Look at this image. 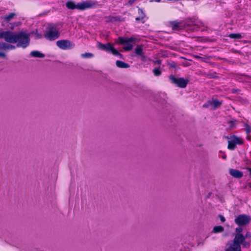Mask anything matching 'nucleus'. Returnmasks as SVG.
<instances>
[{"mask_svg":"<svg viewBox=\"0 0 251 251\" xmlns=\"http://www.w3.org/2000/svg\"><path fill=\"white\" fill-rule=\"evenodd\" d=\"M30 38L28 35L25 32L20 31L15 34L11 32L10 43H17L16 47L22 48H26L29 44Z\"/></svg>","mask_w":251,"mask_h":251,"instance_id":"1","label":"nucleus"},{"mask_svg":"<svg viewBox=\"0 0 251 251\" xmlns=\"http://www.w3.org/2000/svg\"><path fill=\"white\" fill-rule=\"evenodd\" d=\"M135 41L136 39L133 37H130V38L119 37L117 43L121 45H126L123 47V49L126 51H129L133 48V45L131 43Z\"/></svg>","mask_w":251,"mask_h":251,"instance_id":"2","label":"nucleus"},{"mask_svg":"<svg viewBox=\"0 0 251 251\" xmlns=\"http://www.w3.org/2000/svg\"><path fill=\"white\" fill-rule=\"evenodd\" d=\"M169 79L172 84L181 88L186 87L189 82L188 79H185L183 77H176L173 75H169Z\"/></svg>","mask_w":251,"mask_h":251,"instance_id":"3","label":"nucleus"},{"mask_svg":"<svg viewBox=\"0 0 251 251\" xmlns=\"http://www.w3.org/2000/svg\"><path fill=\"white\" fill-rule=\"evenodd\" d=\"M60 36L59 32L56 30L54 26H50L48 30L44 34V37L50 41H53L58 38Z\"/></svg>","mask_w":251,"mask_h":251,"instance_id":"4","label":"nucleus"},{"mask_svg":"<svg viewBox=\"0 0 251 251\" xmlns=\"http://www.w3.org/2000/svg\"><path fill=\"white\" fill-rule=\"evenodd\" d=\"M98 5L97 2L92 0L84 1L77 3L78 9L84 10L87 9L93 8Z\"/></svg>","mask_w":251,"mask_h":251,"instance_id":"5","label":"nucleus"},{"mask_svg":"<svg viewBox=\"0 0 251 251\" xmlns=\"http://www.w3.org/2000/svg\"><path fill=\"white\" fill-rule=\"evenodd\" d=\"M57 47L63 50L71 49L75 47L73 42L68 40H60L56 42Z\"/></svg>","mask_w":251,"mask_h":251,"instance_id":"6","label":"nucleus"},{"mask_svg":"<svg viewBox=\"0 0 251 251\" xmlns=\"http://www.w3.org/2000/svg\"><path fill=\"white\" fill-rule=\"evenodd\" d=\"M251 218L245 214L238 215L234 220L235 223L239 226H245L250 222Z\"/></svg>","mask_w":251,"mask_h":251,"instance_id":"7","label":"nucleus"},{"mask_svg":"<svg viewBox=\"0 0 251 251\" xmlns=\"http://www.w3.org/2000/svg\"><path fill=\"white\" fill-rule=\"evenodd\" d=\"M98 48L100 50L107 52H110L112 53L113 52V50L115 49V48L112 46V44L110 43L104 44L100 42H98Z\"/></svg>","mask_w":251,"mask_h":251,"instance_id":"8","label":"nucleus"},{"mask_svg":"<svg viewBox=\"0 0 251 251\" xmlns=\"http://www.w3.org/2000/svg\"><path fill=\"white\" fill-rule=\"evenodd\" d=\"M170 25L172 29L174 30H179L185 28L184 25L182 21H172L170 22Z\"/></svg>","mask_w":251,"mask_h":251,"instance_id":"9","label":"nucleus"},{"mask_svg":"<svg viewBox=\"0 0 251 251\" xmlns=\"http://www.w3.org/2000/svg\"><path fill=\"white\" fill-rule=\"evenodd\" d=\"M135 53L138 56L140 57L141 60L142 61H146V56L144 54L143 51V48L142 46L141 45H137L135 49Z\"/></svg>","mask_w":251,"mask_h":251,"instance_id":"10","label":"nucleus"},{"mask_svg":"<svg viewBox=\"0 0 251 251\" xmlns=\"http://www.w3.org/2000/svg\"><path fill=\"white\" fill-rule=\"evenodd\" d=\"M138 14L139 16L135 18V20L137 22H141L143 24L145 23L146 21L145 19L146 15L143 10L140 8H138Z\"/></svg>","mask_w":251,"mask_h":251,"instance_id":"11","label":"nucleus"},{"mask_svg":"<svg viewBox=\"0 0 251 251\" xmlns=\"http://www.w3.org/2000/svg\"><path fill=\"white\" fill-rule=\"evenodd\" d=\"M11 32L10 31L0 32V39L3 38L6 42L10 43Z\"/></svg>","mask_w":251,"mask_h":251,"instance_id":"12","label":"nucleus"},{"mask_svg":"<svg viewBox=\"0 0 251 251\" xmlns=\"http://www.w3.org/2000/svg\"><path fill=\"white\" fill-rule=\"evenodd\" d=\"M229 174L234 177L240 178L243 176L242 172L234 169H230L229 171Z\"/></svg>","mask_w":251,"mask_h":251,"instance_id":"13","label":"nucleus"},{"mask_svg":"<svg viewBox=\"0 0 251 251\" xmlns=\"http://www.w3.org/2000/svg\"><path fill=\"white\" fill-rule=\"evenodd\" d=\"M15 46L5 42H0V50H14Z\"/></svg>","mask_w":251,"mask_h":251,"instance_id":"14","label":"nucleus"},{"mask_svg":"<svg viewBox=\"0 0 251 251\" xmlns=\"http://www.w3.org/2000/svg\"><path fill=\"white\" fill-rule=\"evenodd\" d=\"M245 239V237L243 234H235L233 243L241 246Z\"/></svg>","mask_w":251,"mask_h":251,"instance_id":"15","label":"nucleus"},{"mask_svg":"<svg viewBox=\"0 0 251 251\" xmlns=\"http://www.w3.org/2000/svg\"><path fill=\"white\" fill-rule=\"evenodd\" d=\"M66 6L68 9L71 10L78 9L77 4H76L75 2L72 0H68L66 2Z\"/></svg>","mask_w":251,"mask_h":251,"instance_id":"16","label":"nucleus"},{"mask_svg":"<svg viewBox=\"0 0 251 251\" xmlns=\"http://www.w3.org/2000/svg\"><path fill=\"white\" fill-rule=\"evenodd\" d=\"M226 251H241V246L233 243L229 246Z\"/></svg>","mask_w":251,"mask_h":251,"instance_id":"17","label":"nucleus"},{"mask_svg":"<svg viewBox=\"0 0 251 251\" xmlns=\"http://www.w3.org/2000/svg\"><path fill=\"white\" fill-rule=\"evenodd\" d=\"M231 139L233 140L236 145H242L244 144L243 139L236 135L232 136L231 137Z\"/></svg>","mask_w":251,"mask_h":251,"instance_id":"18","label":"nucleus"},{"mask_svg":"<svg viewBox=\"0 0 251 251\" xmlns=\"http://www.w3.org/2000/svg\"><path fill=\"white\" fill-rule=\"evenodd\" d=\"M116 65L120 68H128L130 67L128 64L120 60H117Z\"/></svg>","mask_w":251,"mask_h":251,"instance_id":"19","label":"nucleus"},{"mask_svg":"<svg viewBox=\"0 0 251 251\" xmlns=\"http://www.w3.org/2000/svg\"><path fill=\"white\" fill-rule=\"evenodd\" d=\"M30 55L34 57L43 58L45 57V54L41 53L37 50H33L30 52Z\"/></svg>","mask_w":251,"mask_h":251,"instance_id":"20","label":"nucleus"},{"mask_svg":"<svg viewBox=\"0 0 251 251\" xmlns=\"http://www.w3.org/2000/svg\"><path fill=\"white\" fill-rule=\"evenodd\" d=\"M224 231V228L221 226H215L213 227L212 232L214 233H219Z\"/></svg>","mask_w":251,"mask_h":251,"instance_id":"21","label":"nucleus"},{"mask_svg":"<svg viewBox=\"0 0 251 251\" xmlns=\"http://www.w3.org/2000/svg\"><path fill=\"white\" fill-rule=\"evenodd\" d=\"M210 102L211 106L213 107V109L220 107L222 104V103L217 100H210Z\"/></svg>","mask_w":251,"mask_h":251,"instance_id":"22","label":"nucleus"},{"mask_svg":"<svg viewBox=\"0 0 251 251\" xmlns=\"http://www.w3.org/2000/svg\"><path fill=\"white\" fill-rule=\"evenodd\" d=\"M236 145L233 141V140L230 138V140L228 141V146L227 148L229 150L233 151L235 150L236 148Z\"/></svg>","mask_w":251,"mask_h":251,"instance_id":"23","label":"nucleus"},{"mask_svg":"<svg viewBox=\"0 0 251 251\" xmlns=\"http://www.w3.org/2000/svg\"><path fill=\"white\" fill-rule=\"evenodd\" d=\"M231 39H240L242 36L240 33H230L228 36Z\"/></svg>","mask_w":251,"mask_h":251,"instance_id":"24","label":"nucleus"},{"mask_svg":"<svg viewBox=\"0 0 251 251\" xmlns=\"http://www.w3.org/2000/svg\"><path fill=\"white\" fill-rule=\"evenodd\" d=\"M152 72L153 73V75L155 76H159L161 75L162 74V72L160 70V67L154 68L152 70Z\"/></svg>","mask_w":251,"mask_h":251,"instance_id":"25","label":"nucleus"},{"mask_svg":"<svg viewBox=\"0 0 251 251\" xmlns=\"http://www.w3.org/2000/svg\"><path fill=\"white\" fill-rule=\"evenodd\" d=\"M15 16V14L14 13H10L9 15H6L3 19L6 22H9L11 21L14 17Z\"/></svg>","mask_w":251,"mask_h":251,"instance_id":"26","label":"nucleus"},{"mask_svg":"<svg viewBox=\"0 0 251 251\" xmlns=\"http://www.w3.org/2000/svg\"><path fill=\"white\" fill-rule=\"evenodd\" d=\"M244 127L247 134H248L251 132V126H250L249 124L245 123Z\"/></svg>","mask_w":251,"mask_h":251,"instance_id":"27","label":"nucleus"},{"mask_svg":"<svg viewBox=\"0 0 251 251\" xmlns=\"http://www.w3.org/2000/svg\"><path fill=\"white\" fill-rule=\"evenodd\" d=\"M112 54L114 55L119 56L121 59L123 58V55L119 53L118 51L115 49L113 50V52Z\"/></svg>","mask_w":251,"mask_h":251,"instance_id":"28","label":"nucleus"},{"mask_svg":"<svg viewBox=\"0 0 251 251\" xmlns=\"http://www.w3.org/2000/svg\"><path fill=\"white\" fill-rule=\"evenodd\" d=\"M81 56L83 58H91L94 56V54L92 53H85L82 54Z\"/></svg>","mask_w":251,"mask_h":251,"instance_id":"29","label":"nucleus"},{"mask_svg":"<svg viewBox=\"0 0 251 251\" xmlns=\"http://www.w3.org/2000/svg\"><path fill=\"white\" fill-rule=\"evenodd\" d=\"M241 245L243 246V247L246 248H249L250 247V242L246 241L245 240H244V241L243 242V243L241 244Z\"/></svg>","mask_w":251,"mask_h":251,"instance_id":"30","label":"nucleus"},{"mask_svg":"<svg viewBox=\"0 0 251 251\" xmlns=\"http://www.w3.org/2000/svg\"><path fill=\"white\" fill-rule=\"evenodd\" d=\"M243 231V228L240 227H238L235 229V234H242V232Z\"/></svg>","mask_w":251,"mask_h":251,"instance_id":"31","label":"nucleus"},{"mask_svg":"<svg viewBox=\"0 0 251 251\" xmlns=\"http://www.w3.org/2000/svg\"><path fill=\"white\" fill-rule=\"evenodd\" d=\"M229 124V126L230 127H235V122L233 121H229V122H228Z\"/></svg>","mask_w":251,"mask_h":251,"instance_id":"32","label":"nucleus"},{"mask_svg":"<svg viewBox=\"0 0 251 251\" xmlns=\"http://www.w3.org/2000/svg\"><path fill=\"white\" fill-rule=\"evenodd\" d=\"M209 106H211V102L210 100L208 101L206 103H204L203 105V107L208 108Z\"/></svg>","mask_w":251,"mask_h":251,"instance_id":"33","label":"nucleus"},{"mask_svg":"<svg viewBox=\"0 0 251 251\" xmlns=\"http://www.w3.org/2000/svg\"><path fill=\"white\" fill-rule=\"evenodd\" d=\"M244 236L245 237V239L246 238H249V239L251 238V232L250 231H247Z\"/></svg>","mask_w":251,"mask_h":251,"instance_id":"34","label":"nucleus"},{"mask_svg":"<svg viewBox=\"0 0 251 251\" xmlns=\"http://www.w3.org/2000/svg\"><path fill=\"white\" fill-rule=\"evenodd\" d=\"M219 218H220L221 221L222 222H225L226 221V219L224 217V216L222 215H219Z\"/></svg>","mask_w":251,"mask_h":251,"instance_id":"35","label":"nucleus"},{"mask_svg":"<svg viewBox=\"0 0 251 251\" xmlns=\"http://www.w3.org/2000/svg\"><path fill=\"white\" fill-rule=\"evenodd\" d=\"M153 62L154 64H157L158 65H161V64L162 63V60L160 59H158L155 61H153Z\"/></svg>","mask_w":251,"mask_h":251,"instance_id":"36","label":"nucleus"},{"mask_svg":"<svg viewBox=\"0 0 251 251\" xmlns=\"http://www.w3.org/2000/svg\"><path fill=\"white\" fill-rule=\"evenodd\" d=\"M0 57L5 58L6 57V54L3 52H0Z\"/></svg>","mask_w":251,"mask_h":251,"instance_id":"37","label":"nucleus"},{"mask_svg":"<svg viewBox=\"0 0 251 251\" xmlns=\"http://www.w3.org/2000/svg\"><path fill=\"white\" fill-rule=\"evenodd\" d=\"M249 162L251 163V161H249ZM246 169L250 172V176L251 177V167H247Z\"/></svg>","mask_w":251,"mask_h":251,"instance_id":"38","label":"nucleus"},{"mask_svg":"<svg viewBox=\"0 0 251 251\" xmlns=\"http://www.w3.org/2000/svg\"><path fill=\"white\" fill-rule=\"evenodd\" d=\"M135 1H136V0H128V3L130 5H132V4H133L135 2Z\"/></svg>","mask_w":251,"mask_h":251,"instance_id":"39","label":"nucleus"},{"mask_svg":"<svg viewBox=\"0 0 251 251\" xmlns=\"http://www.w3.org/2000/svg\"><path fill=\"white\" fill-rule=\"evenodd\" d=\"M195 57L196 58H197V59H201V58H202V57H201V56H198V55H196V56H195Z\"/></svg>","mask_w":251,"mask_h":251,"instance_id":"40","label":"nucleus"},{"mask_svg":"<svg viewBox=\"0 0 251 251\" xmlns=\"http://www.w3.org/2000/svg\"><path fill=\"white\" fill-rule=\"evenodd\" d=\"M161 0H154V1H155V2H160Z\"/></svg>","mask_w":251,"mask_h":251,"instance_id":"41","label":"nucleus"},{"mask_svg":"<svg viewBox=\"0 0 251 251\" xmlns=\"http://www.w3.org/2000/svg\"><path fill=\"white\" fill-rule=\"evenodd\" d=\"M223 158L224 159H226V156L225 155V156H224L223 157Z\"/></svg>","mask_w":251,"mask_h":251,"instance_id":"42","label":"nucleus"},{"mask_svg":"<svg viewBox=\"0 0 251 251\" xmlns=\"http://www.w3.org/2000/svg\"><path fill=\"white\" fill-rule=\"evenodd\" d=\"M235 90H232V92L233 93H235Z\"/></svg>","mask_w":251,"mask_h":251,"instance_id":"43","label":"nucleus"},{"mask_svg":"<svg viewBox=\"0 0 251 251\" xmlns=\"http://www.w3.org/2000/svg\"><path fill=\"white\" fill-rule=\"evenodd\" d=\"M235 90H232V92L233 93H235Z\"/></svg>","mask_w":251,"mask_h":251,"instance_id":"44","label":"nucleus"}]
</instances>
